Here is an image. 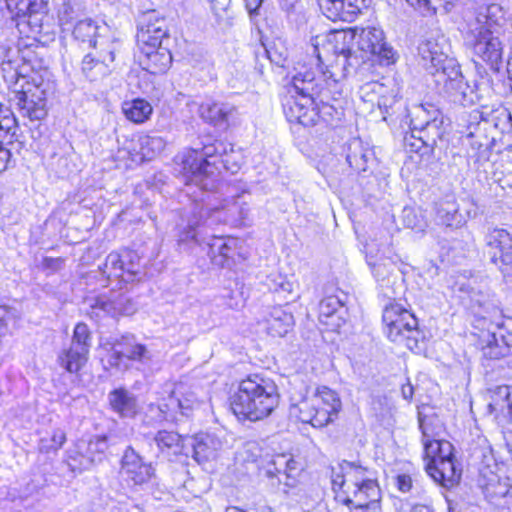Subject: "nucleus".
I'll list each match as a JSON object with an SVG mask.
<instances>
[{
  "label": "nucleus",
  "mask_w": 512,
  "mask_h": 512,
  "mask_svg": "<svg viewBox=\"0 0 512 512\" xmlns=\"http://www.w3.org/2000/svg\"><path fill=\"white\" fill-rule=\"evenodd\" d=\"M448 48L443 35L423 40L418 46L422 65L433 76L440 93L463 106L473 105L479 100L476 86L465 81L457 60L448 56Z\"/></svg>",
  "instance_id": "obj_1"
},
{
  "label": "nucleus",
  "mask_w": 512,
  "mask_h": 512,
  "mask_svg": "<svg viewBox=\"0 0 512 512\" xmlns=\"http://www.w3.org/2000/svg\"><path fill=\"white\" fill-rule=\"evenodd\" d=\"M277 388L258 376L238 384L230 397V409L239 421L256 422L268 417L278 405Z\"/></svg>",
  "instance_id": "obj_2"
},
{
  "label": "nucleus",
  "mask_w": 512,
  "mask_h": 512,
  "mask_svg": "<svg viewBox=\"0 0 512 512\" xmlns=\"http://www.w3.org/2000/svg\"><path fill=\"white\" fill-rule=\"evenodd\" d=\"M355 37L356 33L351 30H340L314 39L312 54L317 67L323 64L328 53L335 56L334 62L327 66L326 72L323 73L325 77L329 73V79H333L335 84H340L360 62L351 47Z\"/></svg>",
  "instance_id": "obj_3"
},
{
  "label": "nucleus",
  "mask_w": 512,
  "mask_h": 512,
  "mask_svg": "<svg viewBox=\"0 0 512 512\" xmlns=\"http://www.w3.org/2000/svg\"><path fill=\"white\" fill-rule=\"evenodd\" d=\"M213 144L190 149L181 157V174L186 185L194 184L203 190H214L224 167L222 156Z\"/></svg>",
  "instance_id": "obj_4"
},
{
  "label": "nucleus",
  "mask_w": 512,
  "mask_h": 512,
  "mask_svg": "<svg viewBox=\"0 0 512 512\" xmlns=\"http://www.w3.org/2000/svg\"><path fill=\"white\" fill-rule=\"evenodd\" d=\"M341 408L342 402L339 395L329 387L322 386L295 405L292 413L301 422L321 428L333 422Z\"/></svg>",
  "instance_id": "obj_5"
},
{
  "label": "nucleus",
  "mask_w": 512,
  "mask_h": 512,
  "mask_svg": "<svg viewBox=\"0 0 512 512\" xmlns=\"http://www.w3.org/2000/svg\"><path fill=\"white\" fill-rule=\"evenodd\" d=\"M180 388L167 387L165 394L158 398L156 403L148 405V413L155 421L179 425L192 418L194 410L200 405V400L194 392L183 393Z\"/></svg>",
  "instance_id": "obj_6"
},
{
  "label": "nucleus",
  "mask_w": 512,
  "mask_h": 512,
  "mask_svg": "<svg viewBox=\"0 0 512 512\" xmlns=\"http://www.w3.org/2000/svg\"><path fill=\"white\" fill-rule=\"evenodd\" d=\"M384 333L387 338L413 351L418 348L421 332L415 315L398 303L386 305L382 313Z\"/></svg>",
  "instance_id": "obj_7"
},
{
  "label": "nucleus",
  "mask_w": 512,
  "mask_h": 512,
  "mask_svg": "<svg viewBox=\"0 0 512 512\" xmlns=\"http://www.w3.org/2000/svg\"><path fill=\"white\" fill-rule=\"evenodd\" d=\"M140 258L135 251L125 250L121 254L111 252L107 255L105 262L99 267L102 275L108 281V284L117 282L118 289L123 288V284L132 283L140 279L142 271L140 269Z\"/></svg>",
  "instance_id": "obj_8"
},
{
  "label": "nucleus",
  "mask_w": 512,
  "mask_h": 512,
  "mask_svg": "<svg viewBox=\"0 0 512 512\" xmlns=\"http://www.w3.org/2000/svg\"><path fill=\"white\" fill-rule=\"evenodd\" d=\"M501 33L486 28L468 26L465 42L473 54L491 69L498 70L502 61L503 45Z\"/></svg>",
  "instance_id": "obj_9"
},
{
  "label": "nucleus",
  "mask_w": 512,
  "mask_h": 512,
  "mask_svg": "<svg viewBox=\"0 0 512 512\" xmlns=\"http://www.w3.org/2000/svg\"><path fill=\"white\" fill-rule=\"evenodd\" d=\"M90 347V330L85 323H78L74 328L70 347L58 356L60 366L70 373H77L86 364Z\"/></svg>",
  "instance_id": "obj_10"
},
{
  "label": "nucleus",
  "mask_w": 512,
  "mask_h": 512,
  "mask_svg": "<svg viewBox=\"0 0 512 512\" xmlns=\"http://www.w3.org/2000/svg\"><path fill=\"white\" fill-rule=\"evenodd\" d=\"M21 88V90L14 91L12 98L19 113L31 121L44 119L47 115L45 91L30 84L27 88H24L22 84Z\"/></svg>",
  "instance_id": "obj_11"
},
{
  "label": "nucleus",
  "mask_w": 512,
  "mask_h": 512,
  "mask_svg": "<svg viewBox=\"0 0 512 512\" xmlns=\"http://www.w3.org/2000/svg\"><path fill=\"white\" fill-rule=\"evenodd\" d=\"M284 114L291 123L314 126L319 122L316 97L310 94H291L283 104Z\"/></svg>",
  "instance_id": "obj_12"
},
{
  "label": "nucleus",
  "mask_w": 512,
  "mask_h": 512,
  "mask_svg": "<svg viewBox=\"0 0 512 512\" xmlns=\"http://www.w3.org/2000/svg\"><path fill=\"white\" fill-rule=\"evenodd\" d=\"M121 473L126 481L134 486H143L155 477V469L151 463L132 447L127 446L121 458Z\"/></svg>",
  "instance_id": "obj_13"
},
{
  "label": "nucleus",
  "mask_w": 512,
  "mask_h": 512,
  "mask_svg": "<svg viewBox=\"0 0 512 512\" xmlns=\"http://www.w3.org/2000/svg\"><path fill=\"white\" fill-rule=\"evenodd\" d=\"M326 70L320 72L316 76V71L313 68H307L306 64H298L295 68V74L292 76L291 88L295 94H310L316 97L321 90H326V87H337L338 84L333 82V79H329V73L325 77L323 73Z\"/></svg>",
  "instance_id": "obj_14"
},
{
  "label": "nucleus",
  "mask_w": 512,
  "mask_h": 512,
  "mask_svg": "<svg viewBox=\"0 0 512 512\" xmlns=\"http://www.w3.org/2000/svg\"><path fill=\"white\" fill-rule=\"evenodd\" d=\"M345 494L344 503L364 512H382L380 506L381 492L376 481L349 488L338 489Z\"/></svg>",
  "instance_id": "obj_15"
},
{
  "label": "nucleus",
  "mask_w": 512,
  "mask_h": 512,
  "mask_svg": "<svg viewBox=\"0 0 512 512\" xmlns=\"http://www.w3.org/2000/svg\"><path fill=\"white\" fill-rule=\"evenodd\" d=\"M137 43H163L168 39V26L165 17L156 10L143 12L138 18Z\"/></svg>",
  "instance_id": "obj_16"
},
{
  "label": "nucleus",
  "mask_w": 512,
  "mask_h": 512,
  "mask_svg": "<svg viewBox=\"0 0 512 512\" xmlns=\"http://www.w3.org/2000/svg\"><path fill=\"white\" fill-rule=\"evenodd\" d=\"M356 33L355 40L358 48L368 54L377 55L386 61L387 64L394 61L393 49L384 41V33L376 27L355 28L351 30Z\"/></svg>",
  "instance_id": "obj_17"
},
{
  "label": "nucleus",
  "mask_w": 512,
  "mask_h": 512,
  "mask_svg": "<svg viewBox=\"0 0 512 512\" xmlns=\"http://www.w3.org/2000/svg\"><path fill=\"white\" fill-rule=\"evenodd\" d=\"M188 444L193 449L195 461L203 465L206 470L212 469V462L216 461L220 456L222 442L213 435L199 433L189 436Z\"/></svg>",
  "instance_id": "obj_18"
},
{
  "label": "nucleus",
  "mask_w": 512,
  "mask_h": 512,
  "mask_svg": "<svg viewBox=\"0 0 512 512\" xmlns=\"http://www.w3.org/2000/svg\"><path fill=\"white\" fill-rule=\"evenodd\" d=\"M368 481H376L374 471L355 462L343 461L340 464V473L332 477V486L337 491V489L361 486Z\"/></svg>",
  "instance_id": "obj_19"
},
{
  "label": "nucleus",
  "mask_w": 512,
  "mask_h": 512,
  "mask_svg": "<svg viewBox=\"0 0 512 512\" xmlns=\"http://www.w3.org/2000/svg\"><path fill=\"white\" fill-rule=\"evenodd\" d=\"M491 262L499 269L512 263V235L504 229H493L486 237Z\"/></svg>",
  "instance_id": "obj_20"
},
{
  "label": "nucleus",
  "mask_w": 512,
  "mask_h": 512,
  "mask_svg": "<svg viewBox=\"0 0 512 512\" xmlns=\"http://www.w3.org/2000/svg\"><path fill=\"white\" fill-rule=\"evenodd\" d=\"M50 21L48 0H34L27 14L18 18L16 26L21 33L25 32L21 26H26L31 33L48 34L50 32Z\"/></svg>",
  "instance_id": "obj_21"
},
{
  "label": "nucleus",
  "mask_w": 512,
  "mask_h": 512,
  "mask_svg": "<svg viewBox=\"0 0 512 512\" xmlns=\"http://www.w3.org/2000/svg\"><path fill=\"white\" fill-rule=\"evenodd\" d=\"M140 49V63L143 68L152 74H159L165 72L171 62L172 55L167 47L163 46V43H150V44H139Z\"/></svg>",
  "instance_id": "obj_22"
},
{
  "label": "nucleus",
  "mask_w": 512,
  "mask_h": 512,
  "mask_svg": "<svg viewBox=\"0 0 512 512\" xmlns=\"http://www.w3.org/2000/svg\"><path fill=\"white\" fill-rule=\"evenodd\" d=\"M426 470L435 482L446 488L453 487L461 477V471L455 464L453 451L449 456H439L434 462H427Z\"/></svg>",
  "instance_id": "obj_23"
},
{
  "label": "nucleus",
  "mask_w": 512,
  "mask_h": 512,
  "mask_svg": "<svg viewBox=\"0 0 512 512\" xmlns=\"http://www.w3.org/2000/svg\"><path fill=\"white\" fill-rule=\"evenodd\" d=\"M370 2L371 0H321V8L332 21H352Z\"/></svg>",
  "instance_id": "obj_24"
},
{
  "label": "nucleus",
  "mask_w": 512,
  "mask_h": 512,
  "mask_svg": "<svg viewBox=\"0 0 512 512\" xmlns=\"http://www.w3.org/2000/svg\"><path fill=\"white\" fill-rule=\"evenodd\" d=\"M347 309L343 301L335 295L321 300L319 304V320L331 330H338L346 322Z\"/></svg>",
  "instance_id": "obj_25"
},
{
  "label": "nucleus",
  "mask_w": 512,
  "mask_h": 512,
  "mask_svg": "<svg viewBox=\"0 0 512 512\" xmlns=\"http://www.w3.org/2000/svg\"><path fill=\"white\" fill-rule=\"evenodd\" d=\"M188 439V435L183 436L168 430H159L150 438L151 442L156 445L157 455H162L164 458L182 454Z\"/></svg>",
  "instance_id": "obj_26"
},
{
  "label": "nucleus",
  "mask_w": 512,
  "mask_h": 512,
  "mask_svg": "<svg viewBox=\"0 0 512 512\" xmlns=\"http://www.w3.org/2000/svg\"><path fill=\"white\" fill-rule=\"evenodd\" d=\"M108 403L111 410L121 418H134L141 409L137 396L122 387L109 392Z\"/></svg>",
  "instance_id": "obj_27"
},
{
  "label": "nucleus",
  "mask_w": 512,
  "mask_h": 512,
  "mask_svg": "<svg viewBox=\"0 0 512 512\" xmlns=\"http://www.w3.org/2000/svg\"><path fill=\"white\" fill-rule=\"evenodd\" d=\"M488 410L501 424L512 423V387L498 386L491 394Z\"/></svg>",
  "instance_id": "obj_28"
},
{
  "label": "nucleus",
  "mask_w": 512,
  "mask_h": 512,
  "mask_svg": "<svg viewBox=\"0 0 512 512\" xmlns=\"http://www.w3.org/2000/svg\"><path fill=\"white\" fill-rule=\"evenodd\" d=\"M262 324L272 337H283L292 329L294 317L282 306H275L269 310Z\"/></svg>",
  "instance_id": "obj_29"
},
{
  "label": "nucleus",
  "mask_w": 512,
  "mask_h": 512,
  "mask_svg": "<svg viewBox=\"0 0 512 512\" xmlns=\"http://www.w3.org/2000/svg\"><path fill=\"white\" fill-rule=\"evenodd\" d=\"M494 327L496 330L489 328L480 336L482 352L486 358L499 359L508 353L510 344L502 333L501 324L496 323Z\"/></svg>",
  "instance_id": "obj_30"
},
{
  "label": "nucleus",
  "mask_w": 512,
  "mask_h": 512,
  "mask_svg": "<svg viewBox=\"0 0 512 512\" xmlns=\"http://www.w3.org/2000/svg\"><path fill=\"white\" fill-rule=\"evenodd\" d=\"M92 308L116 317L118 315H132L136 311V304L126 294L120 293L110 298H98Z\"/></svg>",
  "instance_id": "obj_31"
},
{
  "label": "nucleus",
  "mask_w": 512,
  "mask_h": 512,
  "mask_svg": "<svg viewBox=\"0 0 512 512\" xmlns=\"http://www.w3.org/2000/svg\"><path fill=\"white\" fill-rule=\"evenodd\" d=\"M435 221L438 225L458 228L465 223L459 213V205L453 199L441 200L435 204Z\"/></svg>",
  "instance_id": "obj_32"
},
{
  "label": "nucleus",
  "mask_w": 512,
  "mask_h": 512,
  "mask_svg": "<svg viewBox=\"0 0 512 512\" xmlns=\"http://www.w3.org/2000/svg\"><path fill=\"white\" fill-rule=\"evenodd\" d=\"M504 22L505 12L502 6L492 3L480 11L468 26L486 28L501 33Z\"/></svg>",
  "instance_id": "obj_33"
},
{
  "label": "nucleus",
  "mask_w": 512,
  "mask_h": 512,
  "mask_svg": "<svg viewBox=\"0 0 512 512\" xmlns=\"http://www.w3.org/2000/svg\"><path fill=\"white\" fill-rule=\"evenodd\" d=\"M481 487L485 497L490 502H496L508 495L512 485L508 477H501L490 472L488 475L483 476Z\"/></svg>",
  "instance_id": "obj_34"
},
{
  "label": "nucleus",
  "mask_w": 512,
  "mask_h": 512,
  "mask_svg": "<svg viewBox=\"0 0 512 512\" xmlns=\"http://www.w3.org/2000/svg\"><path fill=\"white\" fill-rule=\"evenodd\" d=\"M335 94H340L339 85L335 88L326 87V90H321L316 96V107L319 113V121L323 120L326 123L332 122L335 118H339L340 112L330 103V100L336 101Z\"/></svg>",
  "instance_id": "obj_35"
},
{
  "label": "nucleus",
  "mask_w": 512,
  "mask_h": 512,
  "mask_svg": "<svg viewBox=\"0 0 512 512\" xmlns=\"http://www.w3.org/2000/svg\"><path fill=\"white\" fill-rule=\"evenodd\" d=\"M104 32H108V27L105 24L99 25L93 19L87 18L75 24L73 37L75 40L83 44L86 43L90 47Z\"/></svg>",
  "instance_id": "obj_36"
},
{
  "label": "nucleus",
  "mask_w": 512,
  "mask_h": 512,
  "mask_svg": "<svg viewBox=\"0 0 512 512\" xmlns=\"http://www.w3.org/2000/svg\"><path fill=\"white\" fill-rule=\"evenodd\" d=\"M93 51L92 54H96L98 58L104 60L107 64H111L115 60L116 53L121 47L120 41L108 30L101 34L99 39L90 46Z\"/></svg>",
  "instance_id": "obj_37"
},
{
  "label": "nucleus",
  "mask_w": 512,
  "mask_h": 512,
  "mask_svg": "<svg viewBox=\"0 0 512 512\" xmlns=\"http://www.w3.org/2000/svg\"><path fill=\"white\" fill-rule=\"evenodd\" d=\"M418 423L422 439L439 438L443 432V423L428 407L418 410Z\"/></svg>",
  "instance_id": "obj_38"
},
{
  "label": "nucleus",
  "mask_w": 512,
  "mask_h": 512,
  "mask_svg": "<svg viewBox=\"0 0 512 512\" xmlns=\"http://www.w3.org/2000/svg\"><path fill=\"white\" fill-rule=\"evenodd\" d=\"M81 71L88 80L95 81L108 75L111 71V66L101 58H98L96 54L89 52L82 60Z\"/></svg>",
  "instance_id": "obj_39"
},
{
  "label": "nucleus",
  "mask_w": 512,
  "mask_h": 512,
  "mask_svg": "<svg viewBox=\"0 0 512 512\" xmlns=\"http://www.w3.org/2000/svg\"><path fill=\"white\" fill-rule=\"evenodd\" d=\"M372 156V151L364 147L360 140L355 139L349 145L347 162L353 169L359 172H365L368 169V163L372 159Z\"/></svg>",
  "instance_id": "obj_40"
},
{
  "label": "nucleus",
  "mask_w": 512,
  "mask_h": 512,
  "mask_svg": "<svg viewBox=\"0 0 512 512\" xmlns=\"http://www.w3.org/2000/svg\"><path fill=\"white\" fill-rule=\"evenodd\" d=\"M122 109L126 118L136 124L146 122L153 112L151 104L141 98L125 102Z\"/></svg>",
  "instance_id": "obj_41"
},
{
  "label": "nucleus",
  "mask_w": 512,
  "mask_h": 512,
  "mask_svg": "<svg viewBox=\"0 0 512 512\" xmlns=\"http://www.w3.org/2000/svg\"><path fill=\"white\" fill-rule=\"evenodd\" d=\"M18 130L17 120L9 107L0 102V140L13 144Z\"/></svg>",
  "instance_id": "obj_42"
},
{
  "label": "nucleus",
  "mask_w": 512,
  "mask_h": 512,
  "mask_svg": "<svg viewBox=\"0 0 512 512\" xmlns=\"http://www.w3.org/2000/svg\"><path fill=\"white\" fill-rule=\"evenodd\" d=\"M441 114L442 113L438 109L430 104H421L413 107L410 112V125L411 129H413V133H417L419 130L423 129V127L428 125L434 118H437Z\"/></svg>",
  "instance_id": "obj_43"
},
{
  "label": "nucleus",
  "mask_w": 512,
  "mask_h": 512,
  "mask_svg": "<svg viewBox=\"0 0 512 512\" xmlns=\"http://www.w3.org/2000/svg\"><path fill=\"white\" fill-rule=\"evenodd\" d=\"M443 123V116L441 114L417 132L420 135L422 142H424L425 147L433 149L437 145L438 141L442 140L445 133Z\"/></svg>",
  "instance_id": "obj_44"
},
{
  "label": "nucleus",
  "mask_w": 512,
  "mask_h": 512,
  "mask_svg": "<svg viewBox=\"0 0 512 512\" xmlns=\"http://www.w3.org/2000/svg\"><path fill=\"white\" fill-rule=\"evenodd\" d=\"M380 95L376 106L382 114V120L386 121L387 115L394 112V106L398 102L399 88L394 81H389L386 83V91Z\"/></svg>",
  "instance_id": "obj_45"
},
{
  "label": "nucleus",
  "mask_w": 512,
  "mask_h": 512,
  "mask_svg": "<svg viewBox=\"0 0 512 512\" xmlns=\"http://www.w3.org/2000/svg\"><path fill=\"white\" fill-rule=\"evenodd\" d=\"M116 347H119V353L129 360L141 361L147 353L146 347L134 343V337L132 336H123L121 340L116 342Z\"/></svg>",
  "instance_id": "obj_46"
},
{
  "label": "nucleus",
  "mask_w": 512,
  "mask_h": 512,
  "mask_svg": "<svg viewBox=\"0 0 512 512\" xmlns=\"http://www.w3.org/2000/svg\"><path fill=\"white\" fill-rule=\"evenodd\" d=\"M287 489L284 492L290 498L291 501L301 505L303 510L310 509L314 503L315 499L308 493L307 488L304 485H296V482H283Z\"/></svg>",
  "instance_id": "obj_47"
},
{
  "label": "nucleus",
  "mask_w": 512,
  "mask_h": 512,
  "mask_svg": "<svg viewBox=\"0 0 512 512\" xmlns=\"http://www.w3.org/2000/svg\"><path fill=\"white\" fill-rule=\"evenodd\" d=\"M424 446L425 458L429 459L428 462H434L439 456H449L453 451V446L448 441H443L439 438L422 439Z\"/></svg>",
  "instance_id": "obj_48"
},
{
  "label": "nucleus",
  "mask_w": 512,
  "mask_h": 512,
  "mask_svg": "<svg viewBox=\"0 0 512 512\" xmlns=\"http://www.w3.org/2000/svg\"><path fill=\"white\" fill-rule=\"evenodd\" d=\"M274 470H267L266 474L268 477H276L278 474H282L285 477V481L296 482L295 478L291 475V472L297 469L296 461L293 458H287L285 455H278L273 460Z\"/></svg>",
  "instance_id": "obj_49"
},
{
  "label": "nucleus",
  "mask_w": 512,
  "mask_h": 512,
  "mask_svg": "<svg viewBox=\"0 0 512 512\" xmlns=\"http://www.w3.org/2000/svg\"><path fill=\"white\" fill-rule=\"evenodd\" d=\"M386 91V83H380L378 81H371L363 84L359 88V97L364 103H369L373 107L377 104L380 94Z\"/></svg>",
  "instance_id": "obj_50"
},
{
  "label": "nucleus",
  "mask_w": 512,
  "mask_h": 512,
  "mask_svg": "<svg viewBox=\"0 0 512 512\" xmlns=\"http://www.w3.org/2000/svg\"><path fill=\"white\" fill-rule=\"evenodd\" d=\"M140 152L148 160L154 158L165 148V141L160 136L145 135L140 138Z\"/></svg>",
  "instance_id": "obj_51"
},
{
  "label": "nucleus",
  "mask_w": 512,
  "mask_h": 512,
  "mask_svg": "<svg viewBox=\"0 0 512 512\" xmlns=\"http://www.w3.org/2000/svg\"><path fill=\"white\" fill-rule=\"evenodd\" d=\"M200 116L206 122L217 125L224 120V108L222 103L206 101L200 105Z\"/></svg>",
  "instance_id": "obj_52"
},
{
  "label": "nucleus",
  "mask_w": 512,
  "mask_h": 512,
  "mask_svg": "<svg viewBox=\"0 0 512 512\" xmlns=\"http://www.w3.org/2000/svg\"><path fill=\"white\" fill-rule=\"evenodd\" d=\"M49 165L60 178H66L77 170L71 156L66 154H53Z\"/></svg>",
  "instance_id": "obj_53"
},
{
  "label": "nucleus",
  "mask_w": 512,
  "mask_h": 512,
  "mask_svg": "<svg viewBox=\"0 0 512 512\" xmlns=\"http://www.w3.org/2000/svg\"><path fill=\"white\" fill-rule=\"evenodd\" d=\"M34 0H0V9L6 10L10 18L17 21L19 17L27 14Z\"/></svg>",
  "instance_id": "obj_54"
},
{
  "label": "nucleus",
  "mask_w": 512,
  "mask_h": 512,
  "mask_svg": "<svg viewBox=\"0 0 512 512\" xmlns=\"http://www.w3.org/2000/svg\"><path fill=\"white\" fill-rule=\"evenodd\" d=\"M403 224L412 230L422 232L427 227V223L422 213L415 208L405 207L402 211Z\"/></svg>",
  "instance_id": "obj_55"
},
{
  "label": "nucleus",
  "mask_w": 512,
  "mask_h": 512,
  "mask_svg": "<svg viewBox=\"0 0 512 512\" xmlns=\"http://www.w3.org/2000/svg\"><path fill=\"white\" fill-rule=\"evenodd\" d=\"M108 449V439L106 436H96L88 442L87 454L90 462H99L102 460L105 451Z\"/></svg>",
  "instance_id": "obj_56"
},
{
  "label": "nucleus",
  "mask_w": 512,
  "mask_h": 512,
  "mask_svg": "<svg viewBox=\"0 0 512 512\" xmlns=\"http://www.w3.org/2000/svg\"><path fill=\"white\" fill-rule=\"evenodd\" d=\"M411 6L416 8H425L434 13L443 11L445 13L451 10L454 0H406Z\"/></svg>",
  "instance_id": "obj_57"
},
{
  "label": "nucleus",
  "mask_w": 512,
  "mask_h": 512,
  "mask_svg": "<svg viewBox=\"0 0 512 512\" xmlns=\"http://www.w3.org/2000/svg\"><path fill=\"white\" fill-rule=\"evenodd\" d=\"M80 11L78 0H64L58 8V17L61 23H71L75 20Z\"/></svg>",
  "instance_id": "obj_58"
},
{
  "label": "nucleus",
  "mask_w": 512,
  "mask_h": 512,
  "mask_svg": "<svg viewBox=\"0 0 512 512\" xmlns=\"http://www.w3.org/2000/svg\"><path fill=\"white\" fill-rule=\"evenodd\" d=\"M12 53L13 50L9 44H1L0 45V67L2 68L3 72H11L13 71L14 74L11 75V78L16 77V85L18 84L19 78L22 80H25L24 76H20L16 69L13 66V59H12Z\"/></svg>",
  "instance_id": "obj_59"
},
{
  "label": "nucleus",
  "mask_w": 512,
  "mask_h": 512,
  "mask_svg": "<svg viewBox=\"0 0 512 512\" xmlns=\"http://www.w3.org/2000/svg\"><path fill=\"white\" fill-rule=\"evenodd\" d=\"M66 441V434L62 429H56L53 431V434L50 440L41 439L40 442V450L44 452H49L51 450H58L62 447V445Z\"/></svg>",
  "instance_id": "obj_60"
},
{
  "label": "nucleus",
  "mask_w": 512,
  "mask_h": 512,
  "mask_svg": "<svg viewBox=\"0 0 512 512\" xmlns=\"http://www.w3.org/2000/svg\"><path fill=\"white\" fill-rule=\"evenodd\" d=\"M244 163V155L242 150H235L232 146L230 151H226V171L231 174L237 173Z\"/></svg>",
  "instance_id": "obj_61"
},
{
  "label": "nucleus",
  "mask_w": 512,
  "mask_h": 512,
  "mask_svg": "<svg viewBox=\"0 0 512 512\" xmlns=\"http://www.w3.org/2000/svg\"><path fill=\"white\" fill-rule=\"evenodd\" d=\"M224 240L222 237H215L212 243H209V254L212 261L219 266L224 265Z\"/></svg>",
  "instance_id": "obj_62"
},
{
  "label": "nucleus",
  "mask_w": 512,
  "mask_h": 512,
  "mask_svg": "<svg viewBox=\"0 0 512 512\" xmlns=\"http://www.w3.org/2000/svg\"><path fill=\"white\" fill-rule=\"evenodd\" d=\"M65 264V259L62 257L52 258V257H44L41 261L40 267L43 271L47 272V274H53L61 269H63Z\"/></svg>",
  "instance_id": "obj_63"
},
{
  "label": "nucleus",
  "mask_w": 512,
  "mask_h": 512,
  "mask_svg": "<svg viewBox=\"0 0 512 512\" xmlns=\"http://www.w3.org/2000/svg\"><path fill=\"white\" fill-rule=\"evenodd\" d=\"M404 145L406 148H409L411 152H418L423 146H425L424 142L420 139V135L418 133H413V129H411L410 136H405Z\"/></svg>",
  "instance_id": "obj_64"
}]
</instances>
